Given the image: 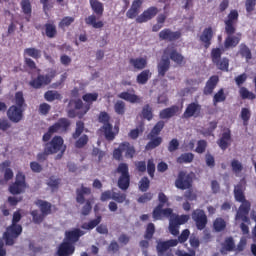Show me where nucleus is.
Wrapping results in <instances>:
<instances>
[{
  "label": "nucleus",
  "mask_w": 256,
  "mask_h": 256,
  "mask_svg": "<svg viewBox=\"0 0 256 256\" xmlns=\"http://www.w3.org/2000/svg\"><path fill=\"white\" fill-rule=\"evenodd\" d=\"M83 99V100H82ZM82 99L73 100L71 99L67 105L66 113L70 119H83L89 110L91 109V105L93 102L99 99V94L97 93H87L82 96ZM85 101V105L83 104Z\"/></svg>",
  "instance_id": "obj_1"
},
{
  "label": "nucleus",
  "mask_w": 256,
  "mask_h": 256,
  "mask_svg": "<svg viewBox=\"0 0 256 256\" xmlns=\"http://www.w3.org/2000/svg\"><path fill=\"white\" fill-rule=\"evenodd\" d=\"M245 186L242 182H239L234 187V197L238 203H242L236 213V221H244V223H251L249 219V212L251 211V202L245 199V193H243Z\"/></svg>",
  "instance_id": "obj_2"
},
{
  "label": "nucleus",
  "mask_w": 256,
  "mask_h": 256,
  "mask_svg": "<svg viewBox=\"0 0 256 256\" xmlns=\"http://www.w3.org/2000/svg\"><path fill=\"white\" fill-rule=\"evenodd\" d=\"M89 4L94 14L85 18L86 25H88V27H93V29H103V27H105V23L102 20L97 19H101V17H103V13H105V6L99 0H89Z\"/></svg>",
  "instance_id": "obj_3"
},
{
  "label": "nucleus",
  "mask_w": 256,
  "mask_h": 256,
  "mask_svg": "<svg viewBox=\"0 0 256 256\" xmlns=\"http://www.w3.org/2000/svg\"><path fill=\"white\" fill-rule=\"evenodd\" d=\"M19 221H21V213L14 212L12 224L8 226L6 231L3 233L5 245H8V247H13V245H15V241H17L21 233H23V226L17 224Z\"/></svg>",
  "instance_id": "obj_4"
},
{
  "label": "nucleus",
  "mask_w": 256,
  "mask_h": 256,
  "mask_svg": "<svg viewBox=\"0 0 256 256\" xmlns=\"http://www.w3.org/2000/svg\"><path fill=\"white\" fill-rule=\"evenodd\" d=\"M164 128L165 122L163 120L158 121L154 125L148 134L150 141L145 146L146 151H153V149H157V147L163 143V138L159 135H161V131H163Z\"/></svg>",
  "instance_id": "obj_5"
},
{
  "label": "nucleus",
  "mask_w": 256,
  "mask_h": 256,
  "mask_svg": "<svg viewBox=\"0 0 256 256\" xmlns=\"http://www.w3.org/2000/svg\"><path fill=\"white\" fill-rule=\"evenodd\" d=\"M69 127H71V120L67 118L58 119L56 123L48 128V131L42 137V141H44V143L51 141V137H53L55 133H67Z\"/></svg>",
  "instance_id": "obj_6"
},
{
  "label": "nucleus",
  "mask_w": 256,
  "mask_h": 256,
  "mask_svg": "<svg viewBox=\"0 0 256 256\" xmlns=\"http://www.w3.org/2000/svg\"><path fill=\"white\" fill-rule=\"evenodd\" d=\"M123 155L126 159H133V157L137 155L135 146L127 141L121 142L119 146L113 150V159H115V161H123Z\"/></svg>",
  "instance_id": "obj_7"
},
{
  "label": "nucleus",
  "mask_w": 256,
  "mask_h": 256,
  "mask_svg": "<svg viewBox=\"0 0 256 256\" xmlns=\"http://www.w3.org/2000/svg\"><path fill=\"white\" fill-rule=\"evenodd\" d=\"M117 173L120 174L117 185L121 191H127L131 185V175L129 174V165L120 163L117 167Z\"/></svg>",
  "instance_id": "obj_8"
},
{
  "label": "nucleus",
  "mask_w": 256,
  "mask_h": 256,
  "mask_svg": "<svg viewBox=\"0 0 256 256\" xmlns=\"http://www.w3.org/2000/svg\"><path fill=\"white\" fill-rule=\"evenodd\" d=\"M27 189V182L25 178V174L23 172H18L16 174L15 182L9 186V191L11 195H21V193H25Z\"/></svg>",
  "instance_id": "obj_9"
},
{
  "label": "nucleus",
  "mask_w": 256,
  "mask_h": 256,
  "mask_svg": "<svg viewBox=\"0 0 256 256\" xmlns=\"http://www.w3.org/2000/svg\"><path fill=\"white\" fill-rule=\"evenodd\" d=\"M64 140L61 136H54L50 142H47L44 147L46 148V153L50 155H55L61 151V155L65 153L66 147L63 146Z\"/></svg>",
  "instance_id": "obj_10"
},
{
  "label": "nucleus",
  "mask_w": 256,
  "mask_h": 256,
  "mask_svg": "<svg viewBox=\"0 0 256 256\" xmlns=\"http://www.w3.org/2000/svg\"><path fill=\"white\" fill-rule=\"evenodd\" d=\"M238 21L239 12L237 10H231L224 21L226 35H235Z\"/></svg>",
  "instance_id": "obj_11"
},
{
  "label": "nucleus",
  "mask_w": 256,
  "mask_h": 256,
  "mask_svg": "<svg viewBox=\"0 0 256 256\" xmlns=\"http://www.w3.org/2000/svg\"><path fill=\"white\" fill-rule=\"evenodd\" d=\"M175 187L181 189V191L191 189L193 187V177L191 174H187L186 171L181 170L175 180Z\"/></svg>",
  "instance_id": "obj_12"
},
{
  "label": "nucleus",
  "mask_w": 256,
  "mask_h": 256,
  "mask_svg": "<svg viewBox=\"0 0 256 256\" xmlns=\"http://www.w3.org/2000/svg\"><path fill=\"white\" fill-rule=\"evenodd\" d=\"M192 219L196 225V229L198 231H203L205 227H207V214H205L204 210L196 209L192 212Z\"/></svg>",
  "instance_id": "obj_13"
},
{
  "label": "nucleus",
  "mask_w": 256,
  "mask_h": 256,
  "mask_svg": "<svg viewBox=\"0 0 256 256\" xmlns=\"http://www.w3.org/2000/svg\"><path fill=\"white\" fill-rule=\"evenodd\" d=\"M11 161L5 160L0 163V173H4V177L0 178V185H7L14 177L13 170L11 168Z\"/></svg>",
  "instance_id": "obj_14"
},
{
  "label": "nucleus",
  "mask_w": 256,
  "mask_h": 256,
  "mask_svg": "<svg viewBox=\"0 0 256 256\" xmlns=\"http://www.w3.org/2000/svg\"><path fill=\"white\" fill-rule=\"evenodd\" d=\"M24 113V108L12 105L7 110V117L12 123H21V121H23Z\"/></svg>",
  "instance_id": "obj_15"
},
{
  "label": "nucleus",
  "mask_w": 256,
  "mask_h": 256,
  "mask_svg": "<svg viewBox=\"0 0 256 256\" xmlns=\"http://www.w3.org/2000/svg\"><path fill=\"white\" fill-rule=\"evenodd\" d=\"M152 216L154 221H161L163 217H166V218L173 217V209L171 208L163 209V204H158L154 208L152 212Z\"/></svg>",
  "instance_id": "obj_16"
},
{
  "label": "nucleus",
  "mask_w": 256,
  "mask_h": 256,
  "mask_svg": "<svg viewBox=\"0 0 256 256\" xmlns=\"http://www.w3.org/2000/svg\"><path fill=\"white\" fill-rule=\"evenodd\" d=\"M201 115V105L197 102H192L187 105L182 117L183 119H191V117H199Z\"/></svg>",
  "instance_id": "obj_17"
},
{
  "label": "nucleus",
  "mask_w": 256,
  "mask_h": 256,
  "mask_svg": "<svg viewBox=\"0 0 256 256\" xmlns=\"http://www.w3.org/2000/svg\"><path fill=\"white\" fill-rule=\"evenodd\" d=\"M159 13V8L151 6L136 18V23H147Z\"/></svg>",
  "instance_id": "obj_18"
},
{
  "label": "nucleus",
  "mask_w": 256,
  "mask_h": 256,
  "mask_svg": "<svg viewBox=\"0 0 256 256\" xmlns=\"http://www.w3.org/2000/svg\"><path fill=\"white\" fill-rule=\"evenodd\" d=\"M159 39L160 41H177L178 39H181V32L180 31H171V29L166 28L159 32Z\"/></svg>",
  "instance_id": "obj_19"
},
{
  "label": "nucleus",
  "mask_w": 256,
  "mask_h": 256,
  "mask_svg": "<svg viewBox=\"0 0 256 256\" xmlns=\"http://www.w3.org/2000/svg\"><path fill=\"white\" fill-rule=\"evenodd\" d=\"M164 55H169L171 61L176 63V65H183V63H185V57L173 46L165 48Z\"/></svg>",
  "instance_id": "obj_20"
},
{
  "label": "nucleus",
  "mask_w": 256,
  "mask_h": 256,
  "mask_svg": "<svg viewBox=\"0 0 256 256\" xmlns=\"http://www.w3.org/2000/svg\"><path fill=\"white\" fill-rule=\"evenodd\" d=\"M83 235H85V231L79 228H74L65 232V239L68 243H71L73 245L77 243L79 239L83 237Z\"/></svg>",
  "instance_id": "obj_21"
},
{
  "label": "nucleus",
  "mask_w": 256,
  "mask_h": 256,
  "mask_svg": "<svg viewBox=\"0 0 256 256\" xmlns=\"http://www.w3.org/2000/svg\"><path fill=\"white\" fill-rule=\"evenodd\" d=\"M219 85V76L212 75L207 81L203 88V95H213V92Z\"/></svg>",
  "instance_id": "obj_22"
},
{
  "label": "nucleus",
  "mask_w": 256,
  "mask_h": 256,
  "mask_svg": "<svg viewBox=\"0 0 256 256\" xmlns=\"http://www.w3.org/2000/svg\"><path fill=\"white\" fill-rule=\"evenodd\" d=\"M199 41L202 42L206 49L211 47V41H213V28L211 26L203 30L202 34L199 36Z\"/></svg>",
  "instance_id": "obj_23"
},
{
  "label": "nucleus",
  "mask_w": 256,
  "mask_h": 256,
  "mask_svg": "<svg viewBox=\"0 0 256 256\" xmlns=\"http://www.w3.org/2000/svg\"><path fill=\"white\" fill-rule=\"evenodd\" d=\"M177 245H179V241H177V239H170L168 241H157V245H156V251L158 253H165V251H169V249H171V247H177Z\"/></svg>",
  "instance_id": "obj_24"
},
{
  "label": "nucleus",
  "mask_w": 256,
  "mask_h": 256,
  "mask_svg": "<svg viewBox=\"0 0 256 256\" xmlns=\"http://www.w3.org/2000/svg\"><path fill=\"white\" fill-rule=\"evenodd\" d=\"M75 253V246L67 241H63L57 250L58 256H71Z\"/></svg>",
  "instance_id": "obj_25"
},
{
  "label": "nucleus",
  "mask_w": 256,
  "mask_h": 256,
  "mask_svg": "<svg viewBox=\"0 0 256 256\" xmlns=\"http://www.w3.org/2000/svg\"><path fill=\"white\" fill-rule=\"evenodd\" d=\"M49 83H51V76L40 74L37 78L30 81V87H33V89H41L43 85H49Z\"/></svg>",
  "instance_id": "obj_26"
},
{
  "label": "nucleus",
  "mask_w": 256,
  "mask_h": 256,
  "mask_svg": "<svg viewBox=\"0 0 256 256\" xmlns=\"http://www.w3.org/2000/svg\"><path fill=\"white\" fill-rule=\"evenodd\" d=\"M235 239L232 236L226 237L224 242L222 243V247L220 249L221 255H227V253H231L235 251Z\"/></svg>",
  "instance_id": "obj_27"
},
{
  "label": "nucleus",
  "mask_w": 256,
  "mask_h": 256,
  "mask_svg": "<svg viewBox=\"0 0 256 256\" xmlns=\"http://www.w3.org/2000/svg\"><path fill=\"white\" fill-rule=\"evenodd\" d=\"M20 6L22 9V13L24 15V19L27 23L31 21V17L33 15V7L31 6L30 0H21Z\"/></svg>",
  "instance_id": "obj_28"
},
{
  "label": "nucleus",
  "mask_w": 256,
  "mask_h": 256,
  "mask_svg": "<svg viewBox=\"0 0 256 256\" xmlns=\"http://www.w3.org/2000/svg\"><path fill=\"white\" fill-rule=\"evenodd\" d=\"M218 146L222 151H226V149L229 148V145H231V130L227 129L222 133V136L217 141Z\"/></svg>",
  "instance_id": "obj_29"
},
{
  "label": "nucleus",
  "mask_w": 256,
  "mask_h": 256,
  "mask_svg": "<svg viewBox=\"0 0 256 256\" xmlns=\"http://www.w3.org/2000/svg\"><path fill=\"white\" fill-rule=\"evenodd\" d=\"M169 69H171V60H169V58H161L160 62L157 64L158 76L165 77Z\"/></svg>",
  "instance_id": "obj_30"
},
{
  "label": "nucleus",
  "mask_w": 256,
  "mask_h": 256,
  "mask_svg": "<svg viewBox=\"0 0 256 256\" xmlns=\"http://www.w3.org/2000/svg\"><path fill=\"white\" fill-rule=\"evenodd\" d=\"M91 195V188L81 185L80 188L76 189V203L83 205L85 203V197Z\"/></svg>",
  "instance_id": "obj_31"
},
{
  "label": "nucleus",
  "mask_w": 256,
  "mask_h": 256,
  "mask_svg": "<svg viewBox=\"0 0 256 256\" xmlns=\"http://www.w3.org/2000/svg\"><path fill=\"white\" fill-rule=\"evenodd\" d=\"M129 65L133 67L136 71H143L147 67V58L138 57V58H130Z\"/></svg>",
  "instance_id": "obj_32"
},
{
  "label": "nucleus",
  "mask_w": 256,
  "mask_h": 256,
  "mask_svg": "<svg viewBox=\"0 0 256 256\" xmlns=\"http://www.w3.org/2000/svg\"><path fill=\"white\" fill-rule=\"evenodd\" d=\"M141 5H143V0H134L130 9L126 12V17L128 19H135L137 15H139V10L141 9Z\"/></svg>",
  "instance_id": "obj_33"
},
{
  "label": "nucleus",
  "mask_w": 256,
  "mask_h": 256,
  "mask_svg": "<svg viewBox=\"0 0 256 256\" xmlns=\"http://www.w3.org/2000/svg\"><path fill=\"white\" fill-rule=\"evenodd\" d=\"M241 42V34L233 36V34H227L224 40V49H233Z\"/></svg>",
  "instance_id": "obj_34"
},
{
  "label": "nucleus",
  "mask_w": 256,
  "mask_h": 256,
  "mask_svg": "<svg viewBox=\"0 0 256 256\" xmlns=\"http://www.w3.org/2000/svg\"><path fill=\"white\" fill-rule=\"evenodd\" d=\"M179 113V106L172 105L171 107L165 108L160 111L159 117L160 119H171V117H175Z\"/></svg>",
  "instance_id": "obj_35"
},
{
  "label": "nucleus",
  "mask_w": 256,
  "mask_h": 256,
  "mask_svg": "<svg viewBox=\"0 0 256 256\" xmlns=\"http://www.w3.org/2000/svg\"><path fill=\"white\" fill-rule=\"evenodd\" d=\"M100 131L104 134L106 141H115L117 132L113 131V124H106L101 126Z\"/></svg>",
  "instance_id": "obj_36"
},
{
  "label": "nucleus",
  "mask_w": 256,
  "mask_h": 256,
  "mask_svg": "<svg viewBox=\"0 0 256 256\" xmlns=\"http://www.w3.org/2000/svg\"><path fill=\"white\" fill-rule=\"evenodd\" d=\"M35 205L37 207H39L41 213L43 215H45L47 217V215H51L52 213V208H53V205L51 204V202H47L45 200H41V199H38L36 202H35Z\"/></svg>",
  "instance_id": "obj_37"
},
{
  "label": "nucleus",
  "mask_w": 256,
  "mask_h": 256,
  "mask_svg": "<svg viewBox=\"0 0 256 256\" xmlns=\"http://www.w3.org/2000/svg\"><path fill=\"white\" fill-rule=\"evenodd\" d=\"M14 107H19L20 109H27V102H25V96L23 95V91H18L14 95L13 99Z\"/></svg>",
  "instance_id": "obj_38"
},
{
  "label": "nucleus",
  "mask_w": 256,
  "mask_h": 256,
  "mask_svg": "<svg viewBox=\"0 0 256 256\" xmlns=\"http://www.w3.org/2000/svg\"><path fill=\"white\" fill-rule=\"evenodd\" d=\"M152 75L151 70H142L136 77V83H138V85H147Z\"/></svg>",
  "instance_id": "obj_39"
},
{
  "label": "nucleus",
  "mask_w": 256,
  "mask_h": 256,
  "mask_svg": "<svg viewBox=\"0 0 256 256\" xmlns=\"http://www.w3.org/2000/svg\"><path fill=\"white\" fill-rule=\"evenodd\" d=\"M118 98L123 99L128 103H141V97L136 94H131L129 92H121L120 94H118Z\"/></svg>",
  "instance_id": "obj_40"
},
{
  "label": "nucleus",
  "mask_w": 256,
  "mask_h": 256,
  "mask_svg": "<svg viewBox=\"0 0 256 256\" xmlns=\"http://www.w3.org/2000/svg\"><path fill=\"white\" fill-rule=\"evenodd\" d=\"M44 29L45 35L46 37H48V39H55V37H57V26L55 25V23H46L44 25Z\"/></svg>",
  "instance_id": "obj_41"
},
{
  "label": "nucleus",
  "mask_w": 256,
  "mask_h": 256,
  "mask_svg": "<svg viewBox=\"0 0 256 256\" xmlns=\"http://www.w3.org/2000/svg\"><path fill=\"white\" fill-rule=\"evenodd\" d=\"M144 132L145 124L141 123L135 129L130 130V132L128 133V137L135 141L136 139H139V135H143Z\"/></svg>",
  "instance_id": "obj_42"
},
{
  "label": "nucleus",
  "mask_w": 256,
  "mask_h": 256,
  "mask_svg": "<svg viewBox=\"0 0 256 256\" xmlns=\"http://www.w3.org/2000/svg\"><path fill=\"white\" fill-rule=\"evenodd\" d=\"M238 53L241 55V57L246 59V61H251V59H253V54L251 53V49H249L247 44H240Z\"/></svg>",
  "instance_id": "obj_43"
},
{
  "label": "nucleus",
  "mask_w": 256,
  "mask_h": 256,
  "mask_svg": "<svg viewBox=\"0 0 256 256\" xmlns=\"http://www.w3.org/2000/svg\"><path fill=\"white\" fill-rule=\"evenodd\" d=\"M102 219L103 218L101 217V215H99L96 217V219L90 220L89 222L82 224L81 228L85 229L86 231H91L101 223Z\"/></svg>",
  "instance_id": "obj_44"
},
{
  "label": "nucleus",
  "mask_w": 256,
  "mask_h": 256,
  "mask_svg": "<svg viewBox=\"0 0 256 256\" xmlns=\"http://www.w3.org/2000/svg\"><path fill=\"white\" fill-rule=\"evenodd\" d=\"M44 99L49 103H52V101H61L62 97L59 92L55 90H48L44 94Z\"/></svg>",
  "instance_id": "obj_45"
},
{
  "label": "nucleus",
  "mask_w": 256,
  "mask_h": 256,
  "mask_svg": "<svg viewBox=\"0 0 256 256\" xmlns=\"http://www.w3.org/2000/svg\"><path fill=\"white\" fill-rule=\"evenodd\" d=\"M189 215H175L173 214L172 216H170V221H172L173 223H175L178 227H180V225H185V223H187V221H189Z\"/></svg>",
  "instance_id": "obj_46"
},
{
  "label": "nucleus",
  "mask_w": 256,
  "mask_h": 256,
  "mask_svg": "<svg viewBox=\"0 0 256 256\" xmlns=\"http://www.w3.org/2000/svg\"><path fill=\"white\" fill-rule=\"evenodd\" d=\"M193 159H195V155L191 152L183 153L177 158V163L183 165V163H193Z\"/></svg>",
  "instance_id": "obj_47"
},
{
  "label": "nucleus",
  "mask_w": 256,
  "mask_h": 256,
  "mask_svg": "<svg viewBox=\"0 0 256 256\" xmlns=\"http://www.w3.org/2000/svg\"><path fill=\"white\" fill-rule=\"evenodd\" d=\"M213 227L216 233H221L227 228V222L223 218H216L213 222Z\"/></svg>",
  "instance_id": "obj_48"
},
{
  "label": "nucleus",
  "mask_w": 256,
  "mask_h": 256,
  "mask_svg": "<svg viewBox=\"0 0 256 256\" xmlns=\"http://www.w3.org/2000/svg\"><path fill=\"white\" fill-rule=\"evenodd\" d=\"M226 100L227 95H225V89L221 88L213 96V105H217V103H223V101Z\"/></svg>",
  "instance_id": "obj_49"
},
{
  "label": "nucleus",
  "mask_w": 256,
  "mask_h": 256,
  "mask_svg": "<svg viewBox=\"0 0 256 256\" xmlns=\"http://www.w3.org/2000/svg\"><path fill=\"white\" fill-rule=\"evenodd\" d=\"M27 55V57H32V59H41V50L37 48H26L24 49V57Z\"/></svg>",
  "instance_id": "obj_50"
},
{
  "label": "nucleus",
  "mask_w": 256,
  "mask_h": 256,
  "mask_svg": "<svg viewBox=\"0 0 256 256\" xmlns=\"http://www.w3.org/2000/svg\"><path fill=\"white\" fill-rule=\"evenodd\" d=\"M83 131H85V123L79 120L76 122L75 132L72 134L73 139H79L83 134Z\"/></svg>",
  "instance_id": "obj_51"
},
{
  "label": "nucleus",
  "mask_w": 256,
  "mask_h": 256,
  "mask_svg": "<svg viewBox=\"0 0 256 256\" xmlns=\"http://www.w3.org/2000/svg\"><path fill=\"white\" fill-rule=\"evenodd\" d=\"M142 117L147 121H151L153 119V108L149 104L144 105L142 108Z\"/></svg>",
  "instance_id": "obj_52"
},
{
  "label": "nucleus",
  "mask_w": 256,
  "mask_h": 256,
  "mask_svg": "<svg viewBox=\"0 0 256 256\" xmlns=\"http://www.w3.org/2000/svg\"><path fill=\"white\" fill-rule=\"evenodd\" d=\"M240 117L243 121V125L247 127V125H249V120L251 119V110H249V108H242Z\"/></svg>",
  "instance_id": "obj_53"
},
{
  "label": "nucleus",
  "mask_w": 256,
  "mask_h": 256,
  "mask_svg": "<svg viewBox=\"0 0 256 256\" xmlns=\"http://www.w3.org/2000/svg\"><path fill=\"white\" fill-rule=\"evenodd\" d=\"M239 95H240L241 99H250L251 101H253V99H255L254 93L249 91V89H247L246 87H240Z\"/></svg>",
  "instance_id": "obj_54"
},
{
  "label": "nucleus",
  "mask_w": 256,
  "mask_h": 256,
  "mask_svg": "<svg viewBox=\"0 0 256 256\" xmlns=\"http://www.w3.org/2000/svg\"><path fill=\"white\" fill-rule=\"evenodd\" d=\"M214 65H216L220 71H229V59L226 57L214 62Z\"/></svg>",
  "instance_id": "obj_55"
},
{
  "label": "nucleus",
  "mask_w": 256,
  "mask_h": 256,
  "mask_svg": "<svg viewBox=\"0 0 256 256\" xmlns=\"http://www.w3.org/2000/svg\"><path fill=\"white\" fill-rule=\"evenodd\" d=\"M30 215L32 216V219L34 221V223H36V225H39L41 223H43V221L45 220V215H43V212L39 213V210H33Z\"/></svg>",
  "instance_id": "obj_56"
},
{
  "label": "nucleus",
  "mask_w": 256,
  "mask_h": 256,
  "mask_svg": "<svg viewBox=\"0 0 256 256\" xmlns=\"http://www.w3.org/2000/svg\"><path fill=\"white\" fill-rule=\"evenodd\" d=\"M221 55H223V49L213 48L211 50L212 63H217L218 61H221Z\"/></svg>",
  "instance_id": "obj_57"
},
{
  "label": "nucleus",
  "mask_w": 256,
  "mask_h": 256,
  "mask_svg": "<svg viewBox=\"0 0 256 256\" xmlns=\"http://www.w3.org/2000/svg\"><path fill=\"white\" fill-rule=\"evenodd\" d=\"M111 116L106 111H102L98 115V123H102L103 125H111Z\"/></svg>",
  "instance_id": "obj_58"
},
{
  "label": "nucleus",
  "mask_w": 256,
  "mask_h": 256,
  "mask_svg": "<svg viewBox=\"0 0 256 256\" xmlns=\"http://www.w3.org/2000/svg\"><path fill=\"white\" fill-rule=\"evenodd\" d=\"M114 111L117 115H125V102H123V100H118L115 104H114Z\"/></svg>",
  "instance_id": "obj_59"
},
{
  "label": "nucleus",
  "mask_w": 256,
  "mask_h": 256,
  "mask_svg": "<svg viewBox=\"0 0 256 256\" xmlns=\"http://www.w3.org/2000/svg\"><path fill=\"white\" fill-rule=\"evenodd\" d=\"M72 23H75V18L71 16H66L62 18V20L59 22L58 26L60 29H65V27H69L72 25Z\"/></svg>",
  "instance_id": "obj_60"
},
{
  "label": "nucleus",
  "mask_w": 256,
  "mask_h": 256,
  "mask_svg": "<svg viewBox=\"0 0 256 256\" xmlns=\"http://www.w3.org/2000/svg\"><path fill=\"white\" fill-rule=\"evenodd\" d=\"M112 199L116 203H125L127 201V194L121 192H112Z\"/></svg>",
  "instance_id": "obj_61"
},
{
  "label": "nucleus",
  "mask_w": 256,
  "mask_h": 256,
  "mask_svg": "<svg viewBox=\"0 0 256 256\" xmlns=\"http://www.w3.org/2000/svg\"><path fill=\"white\" fill-rule=\"evenodd\" d=\"M153 235H155V224L148 223V225L146 227V232L144 234V238L151 240V239H153Z\"/></svg>",
  "instance_id": "obj_62"
},
{
  "label": "nucleus",
  "mask_w": 256,
  "mask_h": 256,
  "mask_svg": "<svg viewBox=\"0 0 256 256\" xmlns=\"http://www.w3.org/2000/svg\"><path fill=\"white\" fill-rule=\"evenodd\" d=\"M231 168L233 173L237 175V173H241V171H243V164L239 160L233 159L231 161Z\"/></svg>",
  "instance_id": "obj_63"
},
{
  "label": "nucleus",
  "mask_w": 256,
  "mask_h": 256,
  "mask_svg": "<svg viewBox=\"0 0 256 256\" xmlns=\"http://www.w3.org/2000/svg\"><path fill=\"white\" fill-rule=\"evenodd\" d=\"M255 7H256V0H246L245 9L248 15H251V13L255 11Z\"/></svg>",
  "instance_id": "obj_64"
}]
</instances>
